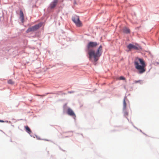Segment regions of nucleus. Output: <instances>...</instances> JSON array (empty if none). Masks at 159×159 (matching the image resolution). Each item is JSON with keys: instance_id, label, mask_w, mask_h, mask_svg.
Masks as SVG:
<instances>
[{"instance_id": "6e6552de", "label": "nucleus", "mask_w": 159, "mask_h": 159, "mask_svg": "<svg viewBox=\"0 0 159 159\" xmlns=\"http://www.w3.org/2000/svg\"><path fill=\"white\" fill-rule=\"evenodd\" d=\"M20 17L22 22H23L24 20V14L22 10L20 11Z\"/></svg>"}, {"instance_id": "20e7f679", "label": "nucleus", "mask_w": 159, "mask_h": 159, "mask_svg": "<svg viewBox=\"0 0 159 159\" xmlns=\"http://www.w3.org/2000/svg\"><path fill=\"white\" fill-rule=\"evenodd\" d=\"M72 20L73 22L76 24L77 26L80 27L82 26V24L80 20L79 17L78 16H75L72 17Z\"/></svg>"}, {"instance_id": "9d476101", "label": "nucleus", "mask_w": 159, "mask_h": 159, "mask_svg": "<svg viewBox=\"0 0 159 159\" xmlns=\"http://www.w3.org/2000/svg\"><path fill=\"white\" fill-rule=\"evenodd\" d=\"M25 128L26 129V131L29 134H30L31 132V131L30 129V128H29V127L28 126H26L25 127Z\"/></svg>"}, {"instance_id": "f03ea898", "label": "nucleus", "mask_w": 159, "mask_h": 159, "mask_svg": "<svg viewBox=\"0 0 159 159\" xmlns=\"http://www.w3.org/2000/svg\"><path fill=\"white\" fill-rule=\"evenodd\" d=\"M135 68L137 69L139 74H142L146 71V65L143 59L138 58L136 59L134 62Z\"/></svg>"}, {"instance_id": "2eb2a0df", "label": "nucleus", "mask_w": 159, "mask_h": 159, "mask_svg": "<svg viewBox=\"0 0 159 159\" xmlns=\"http://www.w3.org/2000/svg\"><path fill=\"white\" fill-rule=\"evenodd\" d=\"M125 115H127V116L128 115V112H127V111L125 112Z\"/></svg>"}, {"instance_id": "0eeeda50", "label": "nucleus", "mask_w": 159, "mask_h": 159, "mask_svg": "<svg viewBox=\"0 0 159 159\" xmlns=\"http://www.w3.org/2000/svg\"><path fill=\"white\" fill-rule=\"evenodd\" d=\"M67 112L68 114L70 116H75V115L73 111L70 108H69L68 109Z\"/></svg>"}, {"instance_id": "4468645a", "label": "nucleus", "mask_w": 159, "mask_h": 159, "mask_svg": "<svg viewBox=\"0 0 159 159\" xmlns=\"http://www.w3.org/2000/svg\"><path fill=\"white\" fill-rule=\"evenodd\" d=\"M120 79L121 80H124L125 79V77L123 76H120Z\"/></svg>"}, {"instance_id": "f257e3e1", "label": "nucleus", "mask_w": 159, "mask_h": 159, "mask_svg": "<svg viewBox=\"0 0 159 159\" xmlns=\"http://www.w3.org/2000/svg\"><path fill=\"white\" fill-rule=\"evenodd\" d=\"M98 45V44L96 42H90L88 43L87 46V51L89 55V60H92V58H93L94 61L96 62L101 56L102 50V45L99 47L96 53L93 49V48L96 47Z\"/></svg>"}, {"instance_id": "39448f33", "label": "nucleus", "mask_w": 159, "mask_h": 159, "mask_svg": "<svg viewBox=\"0 0 159 159\" xmlns=\"http://www.w3.org/2000/svg\"><path fill=\"white\" fill-rule=\"evenodd\" d=\"M127 48L129 50L132 49L138 50L139 48L140 47L138 45H134L132 44H129L127 46Z\"/></svg>"}, {"instance_id": "7ed1b4c3", "label": "nucleus", "mask_w": 159, "mask_h": 159, "mask_svg": "<svg viewBox=\"0 0 159 159\" xmlns=\"http://www.w3.org/2000/svg\"><path fill=\"white\" fill-rule=\"evenodd\" d=\"M42 25V23H40L34 26L30 27L27 30L26 32L27 33H28L30 32L35 31L38 30L40 27H41Z\"/></svg>"}, {"instance_id": "423d86ee", "label": "nucleus", "mask_w": 159, "mask_h": 159, "mask_svg": "<svg viewBox=\"0 0 159 159\" xmlns=\"http://www.w3.org/2000/svg\"><path fill=\"white\" fill-rule=\"evenodd\" d=\"M58 1V0H54L51 3L49 6L50 7L51 9H52L54 8L56 6Z\"/></svg>"}, {"instance_id": "f8f14e48", "label": "nucleus", "mask_w": 159, "mask_h": 159, "mask_svg": "<svg viewBox=\"0 0 159 159\" xmlns=\"http://www.w3.org/2000/svg\"><path fill=\"white\" fill-rule=\"evenodd\" d=\"M8 83L9 84H14V82L11 80H9L8 81Z\"/></svg>"}, {"instance_id": "ddd939ff", "label": "nucleus", "mask_w": 159, "mask_h": 159, "mask_svg": "<svg viewBox=\"0 0 159 159\" xmlns=\"http://www.w3.org/2000/svg\"><path fill=\"white\" fill-rule=\"evenodd\" d=\"M135 83H139L140 84H141L143 83L142 81L141 80H139L138 81H134Z\"/></svg>"}, {"instance_id": "1a4fd4ad", "label": "nucleus", "mask_w": 159, "mask_h": 159, "mask_svg": "<svg viewBox=\"0 0 159 159\" xmlns=\"http://www.w3.org/2000/svg\"><path fill=\"white\" fill-rule=\"evenodd\" d=\"M123 31L124 33L126 34L129 33L130 32L128 28H127L126 27H125L124 28Z\"/></svg>"}, {"instance_id": "9b49d317", "label": "nucleus", "mask_w": 159, "mask_h": 159, "mask_svg": "<svg viewBox=\"0 0 159 159\" xmlns=\"http://www.w3.org/2000/svg\"><path fill=\"white\" fill-rule=\"evenodd\" d=\"M123 110H125L126 108V104L125 102V100L124 99L123 100Z\"/></svg>"}, {"instance_id": "dca6fc26", "label": "nucleus", "mask_w": 159, "mask_h": 159, "mask_svg": "<svg viewBox=\"0 0 159 159\" xmlns=\"http://www.w3.org/2000/svg\"><path fill=\"white\" fill-rule=\"evenodd\" d=\"M4 122V121L3 120H0V122H2L3 123Z\"/></svg>"}]
</instances>
